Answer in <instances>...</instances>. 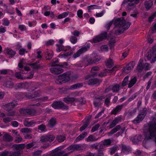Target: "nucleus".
I'll use <instances>...</instances> for the list:
<instances>
[{"mask_svg":"<svg viewBox=\"0 0 156 156\" xmlns=\"http://www.w3.org/2000/svg\"><path fill=\"white\" fill-rule=\"evenodd\" d=\"M14 85L13 83L10 81L6 82L4 84V86L7 87L9 88H12Z\"/></svg>","mask_w":156,"mask_h":156,"instance_id":"473e14b6","label":"nucleus"},{"mask_svg":"<svg viewBox=\"0 0 156 156\" xmlns=\"http://www.w3.org/2000/svg\"><path fill=\"white\" fill-rule=\"evenodd\" d=\"M25 145L24 144H16L13 145L14 148L18 150L19 149H22L24 148Z\"/></svg>","mask_w":156,"mask_h":156,"instance_id":"72a5a7b5","label":"nucleus"},{"mask_svg":"<svg viewBox=\"0 0 156 156\" xmlns=\"http://www.w3.org/2000/svg\"><path fill=\"white\" fill-rule=\"evenodd\" d=\"M69 38L70 41L73 44H76L77 41V38L75 36H71Z\"/></svg>","mask_w":156,"mask_h":156,"instance_id":"f704fd0d","label":"nucleus"},{"mask_svg":"<svg viewBox=\"0 0 156 156\" xmlns=\"http://www.w3.org/2000/svg\"><path fill=\"white\" fill-rule=\"evenodd\" d=\"M56 119L53 118H52L48 122V126L50 127H53L56 123Z\"/></svg>","mask_w":156,"mask_h":156,"instance_id":"393cba45","label":"nucleus"},{"mask_svg":"<svg viewBox=\"0 0 156 156\" xmlns=\"http://www.w3.org/2000/svg\"><path fill=\"white\" fill-rule=\"evenodd\" d=\"M57 139L59 142H63L66 139L65 137L63 136H58Z\"/></svg>","mask_w":156,"mask_h":156,"instance_id":"603ef678","label":"nucleus"},{"mask_svg":"<svg viewBox=\"0 0 156 156\" xmlns=\"http://www.w3.org/2000/svg\"><path fill=\"white\" fill-rule=\"evenodd\" d=\"M135 65V63L134 62L132 61L129 63L127 66L129 68V70H131L133 69Z\"/></svg>","mask_w":156,"mask_h":156,"instance_id":"37998d69","label":"nucleus"},{"mask_svg":"<svg viewBox=\"0 0 156 156\" xmlns=\"http://www.w3.org/2000/svg\"><path fill=\"white\" fill-rule=\"evenodd\" d=\"M122 117L121 116H117L114 119L116 123L117 124L119 122H121L122 120Z\"/></svg>","mask_w":156,"mask_h":156,"instance_id":"bf43d9fd","label":"nucleus"},{"mask_svg":"<svg viewBox=\"0 0 156 156\" xmlns=\"http://www.w3.org/2000/svg\"><path fill=\"white\" fill-rule=\"evenodd\" d=\"M123 105H118L114 108L112 111L111 113L112 114L116 115L119 112H120L123 107Z\"/></svg>","mask_w":156,"mask_h":156,"instance_id":"aec40b11","label":"nucleus"},{"mask_svg":"<svg viewBox=\"0 0 156 156\" xmlns=\"http://www.w3.org/2000/svg\"><path fill=\"white\" fill-rule=\"evenodd\" d=\"M64 151H61L57 148L54 150L51 153V156H68L70 153L65 154Z\"/></svg>","mask_w":156,"mask_h":156,"instance_id":"6e6552de","label":"nucleus"},{"mask_svg":"<svg viewBox=\"0 0 156 156\" xmlns=\"http://www.w3.org/2000/svg\"><path fill=\"white\" fill-rule=\"evenodd\" d=\"M46 127L45 125L41 124L39 126L38 129L42 132H44L46 131Z\"/></svg>","mask_w":156,"mask_h":156,"instance_id":"c03bdc74","label":"nucleus"},{"mask_svg":"<svg viewBox=\"0 0 156 156\" xmlns=\"http://www.w3.org/2000/svg\"><path fill=\"white\" fill-rule=\"evenodd\" d=\"M107 36V33L105 32L102 34L101 35L98 36L93 38V39L94 43H96L102 41L104 39H105Z\"/></svg>","mask_w":156,"mask_h":156,"instance_id":"f8f14e48","label":"nucleus"},{"mask_svg":"<svg viewBox=\"0 0 156 156\" xmlns=\"http://www.w3.org/2000/svg\"><path fill=\"white\" fill-rule=\"evenodd\" d=\"M105 98V97L103 96L100 97L98 98H95L94 101V104L95 107L97 106L99 104L100 102V101Z\"/></svg>","mask_w":156,"mask_h":156,"instance_id":"c85d7f7f","label":"nucleus"},{"mask_svg":"<svg viewBox=\"0 0 156 156\" xmlns=\"http://www.w3.org/2000/svg\"><path fill=\"white\" fill-rule=\"evenodd\" d=\"M71 34L75 36V37H78L79 35L80 34V32L76 30L74 31L71 32Z\"/></svg>","mask_w":156,"mask_h":156,"instance_id":"338daca9","label":"nucleus"},{"mask_svg":"<svg viewBox=\"0 0 156 156\" xmlns=\"http://www.w3.org/2000/svg\"><path fill=\"white\" fill-rule=\"evenodd\" d=\"M101 58L99 56L92 55L84 59V61L87 62L88 64H93L99 61Z\"/></svg>","mask_w":156,"mask_h":156,"instance_id":"39448f33","label":"nucleus"},{"mask_svg":"<svg viewBox=\"0 0 156 156\" xmlns=\"http://www.w3.org/2000/svg\"><path fill=\"white\" fill-rule=\"evenodd\" d=\"M119 90V85L116 84L114 85L113 87L112 90L114 92H118Z\"/></svg>","mask_w":156,"mask_h":156,"instance_id":"79ce46f5","label":"nucleus"},{"mask_svg":"<svg viewBox=\"0 0 156 156\" xmlns=\"http://www.w3.org/2000/svg\"><path fill=\"white\" fill-rule=\"evenodd\" d=\"M6 52L8 55L10 57H12L16 54V52L10 48H6Z\"/></svg>","mask_w":156,"mask_h":156,"instance_id":"cd10ccee","label":"nucleus"},{"mask_svg":"<svg viewBox=\"0 0 156 156\" xmlns=\"http://www.w3.org/2000/svg\"><path fill=\"white\" fill-rule=\"evenodd\" d=\"M101 51L105 52L107 51L108 50V47L106 45H103L101 46Z\"/></svg>","mask_w":156,"mask_h":156,"instance_id":"3c124183","label":"nucleus"},{"mask_svg":"<svg viewBox=\"0 0 156 156\" xmlns=\"http://www.w3.org/2000/svg\"><path fill=\"white\" fill-rule=\"evenodd\" d=\"M2 21V24L5 26H8L10 23L9 20L7 19H4Z\"/></svg>","mask_w":156,"mask_h":156,"instance_id":"49530a36","label":"nucleus"},{"mask_svg":"<svg viewBox=\"0 0 156 156\" xmlns=\"http://www.w3.org/2000/svg\"><path fill=\"white\" fill-rule=\"evenodd\" d=\"M55 136L52 135H44L41 136L40 138V142L43 144L47 142L52 141L55 139Z\"/></svg>","mask_w":156,"mask_h":156,"instance_id":"423d86ee","label":"nucleus"},{"mask_svg":"<svg viewBox=\"0 0 156 156\" xmlns=\"http://www.w3.org/2000/svg\"><path fill=\"white\" fill-rule=\"evenodd\" d=\"M119 149L118 147L117 146H115L113 147L110 148V153L112 155L114 154L115 152V151Z\"/></svg>","mask_w":156,"mask_h":156,"instance_id":"58836bf2","label":"nucleus"},{"mask_svg":"<svg viewBox=\"0 0 156 156\" xmlns=\"http://www.w3.org/2000/svg\"><path fill=\"white\" fill-rule=\"evenodd\" d=\"M153 4V2L150 0L145 2V6L147 10H148L151 7Z\"/></svg>","mask_w":156,"mask_h":156,"instance_id":"a878e982","label":"nucleus"},{"mask_svg":"<svg viewBox=\"0 0 156 156\" xmlns=\"http://www.w3.org/2000/svg\"><path fill=\"white\" fill-rule=\"evenodd\" d=\"M89 48V47L88 46H86L82 47L79 50L76 52L73 55V57L76 58L78 57L81 54L87 51Z\"/></svg>","mask_w":156,"mask_h":156,"instance_id":"9d476101","label":"nucleus"},{"mask_svg":"<svg viewBox=\"0 0 156 156\" xmlns=\"http://www.w3.org/2000/svg\"><path fill=\"white\" fill-rule=\"evenodd\" d=\"M87 82L89 85H93L96 84H99L100 81L97 79H93L87 80Z\"/></svg>","mask_w":156,"mask_h":156,"instance_id":"412c9836","label":"nucleus"},{"mask_svg":"<svg viewBox=\"0 0 156 156\" xmlns=\"http://www.w3.org/2000/svg\"><path fill=\"white\" fill-rule=\"evenodd\" d=\"M105 63L106 65L109 68L111 67L113 64V61L111 59L107 60Z\"/></svg>","mask_w":156,"mask_h":156,"instance_id":"e433bc0d","label":"nucleus"},{"mask_svg":"<svg viewBox=\"0 0 156 156\" xmlns=\"http://www.w3.org/2000/svg\"><path fill=\"white\" fill-rule=\"evenodd\" d=\"M133 1L136 4L139 2L140 0H124L122 5L123 6L126 5L127 7V9L130 10L133 7L134 3L133 2Z\"/></svg>","mask_w":156,"mask_h":156,"instance_id":"0eeeda50","label":"nucleus"},{"mask_svg":"<svg viewBox=\"0 0 156 156\" xmlns=\"http://www.w3.org/2000/svg\"><path fill=\"white\" fill-rule=\"evenodd\" d=\"M12 120V119L11 117H9L4 118L3 119L4 122L5 123H7L11 122Z\"/></svg>","mask_w":156,"mask_h":156,"instance_id":"6e6d98bb","label":"nucleus"},{"mask_svg":"<svg viewBox=\"0 0 156 156\" xmlns=\"http://www.w3.org/2000/svg\"><path fill=\"white\" fill-rule=\"evenodd\" d=\"M56 46H57L56 51L58 52H59L61 51H69L67 53L60 54L59 55V57L60 58H62L64 57L68 56L70 55L73 52L71 50V48L70 47H64L63 45L61 44H56Z\"/></svg>","mask_w":156,"mask_h":156,"instance_id":"7ed1b4c3","label":"nucleus"},{"mask_svg":"<svg viewBox=\"0 0 156 156\" xmlns=\"http://www.w3.org/2000/svg\"><path fill=\"white\" fill-rule=\"evenodd\" d=\"M24 126L27 127H33L36 124L40 123L39 121L35 122L34 120H31L30 121L27 120H25L23 122Z\"/></svg>","mask_w":156,"mask_h":156,"instance_id":"dca6fc26","label":"nucleus"},{"mask_svg":"<svg viewBox=\"0 0 156 156\" xmlns=\"http://www.w3.org/2000/svg\"><path fill=\"white\" fill-rule=\"evenodd\" d=\"M110 96H109L106 98L105 101V103L106 106H108L110 103Z\"/></svg>","mask_w":156,"mask_h":156,"instance_id":"8fccbe9b","label":"nucleus"},{"mask_svg":"<svg viewBox=\"0 0 156 156\" xmlns=\"http://www.w3.org/2000/svg\"><path fill=\"white\" fill-rule=\"evenodd\" d=\"M22 138L20 136H16V137L15 141L17 143H19L21 142L22 140Z\"/></svg>","mask_w":156,"mask_h":156,"instance_id":"13d9d810","label":"nucleus"},{"mask_svg":"<svg viewBox=\"0 0 156 156\" xmlns=\"http://www.w3.org/2000/svg\"><path fill=\"white\" fill-rule=\"evenodd\" d=\"M150 65L147 63H146L144 64H143V67L144 69L145 70H148L151 68Z\"/></svg>","mask_w":156,"mask_h":156,"instance_id":"de8ad7c7","label":"nucleus"},{"mask_svg":"<svg viewBox=\"0 0 156 156\" xmlns=\"http://www.w3.org/2000/svg\"><path fill=\"white\" fill-rule=\"evenodd\" d=\"M41 94L40 92L38 91H35L32 92V94L29 93H26L25 96L28 99H32L37 97H39L40 96Z\"/></svg>","mask_w":156,"mask_h":156,"instance_id":"4468645a","label":"nucleus"},{"mask_svg":"<svg viewBox=\"0 0 156 156\" xmlns=\"http://www.w3.org/2000/svg\"><path fill=\"white\" fill-rule=\"evenodd\" d=\"M115 41L114 38L111 39L109 40V44L111 48L113 47L114 45Z\"/></svg>","mask_w":156,"mask_h":156,"instance_id":"774afa93","label":"nucleus"},{"mask_svg":"<svg viewBox=\"0 0 156 156\" xmlns=\"http://www.w3.org/2000/svg\"><path fill=\"white\" fill-rule=\"evenodd\" d=\"M15 76L17 79L24 80L25 79V77L22 76L20 73H16L15 74Z\"/></svg>","mask_w":156,"mask_h":156,"instance_id":"09e8293b","label":"nucleus"},{"mask_svg":"<svg viewBox=\"0 0 156 156\" xmlns=\"http://www.w3.org/2000/svg\"><path fill=\"white\" fill-rule=\"evenodd\" d=\"M27 51L26 50V49L24 48H22L20 49L19 50V54L20 55H23L24 54L26 53H27Z\"/></svg>","mask_w":156,"mask_h":156,"instance_id":"4d7b16f0","label":"nucleus"},{"mask_svg":"<svg viewBox=\"0 0 156 156\" xmlns=\"http://www.w3.org/2000/svg\"><path fill=\"white\" fill-rule=\"evenodd\" d=\"M87 134V133H84L80 135L75 140V142H76L80 140H82Z\"/></svg>","mask_w":156,"mask_h":156,"instance_id":"c756f323","label":"nucleus"},{"mask_svg":"<svg viewBox=\"0 0 156 156\" xmlns=\"http://www.w3.org/2000/svg\"><path fill=\"white\" fill-rule=\"evenodd\" d=\"M99 68L98 66H94L91 69V72L94 73L93 75H95L96 74L94 72V71L98 70Z\"/></svg>","mask_w":156,"mask_h":156,"instance_id":"0e129e2a","label":"nucleus"},{"mask_svg":"<svg viewBox=\"0 0 156 156\" xmlns=\"http://www.w3.org/2000/svg\"><path fill=\"white\" fill-rule=\"evenodd\" d=\"M77 15L81 19L83 18V12L81 10H79L77 11Z\"/></svg>","mask_w":156,"mask_h":156,"instance_id":"052dcab7","label":"nucleus"},{"mask_svg":"<svg viewBox=\"0 0 156 156\" xmlns=\"http://www.w3.org/2000/svg\"><path fill=\"white\" fill-rule=\"evenodd\" d=\"M156 16V12H155L149 17L148 21L150 22H152L153 20L154 19Z\"/></svg>","mask_w":156,"mask_h":156,"instance_id":"5fc2aeb1","label":"nucleus"},{"mask_svg":"<svg viewBox=\"0 0 156 156\" xmlns=\"http://www.w3.org/2000/svg\"><path fill=\"white\" fill-rule=\"evenodd\" d=\"M100 126V125L99 124H97L94 126H93L91 129V131L92 132H93L98 129Z\"/></svg>","mask_w":156,"mask_h":156,"instance_id":"e2e57ef3","label":"nucleus"},{"mask_svg":"<svg viewBox=\"0 0 156 156\" xmlns=\"http://www.w3.org/2000/svg\"><path fill=\"white\" fill-rule=\"evenodd\" d=\"M128 79L129 77L128 76H126L124 79L122 83V85L123 86H125L127 84Z\"/></svg>","mask_w":156,"mask_h":156,"instance_id":"864d4df0","label":"nucleus"},{"mask_svg":"<svg viewBox=\"0 0 156 156\" xmlns=\"http://www.w3.org/2000/svg\"><path fill=\"white\" fill-rule=\"evenodd\" d=\"M50 71L51 73L58 74L61 73L63 72V70L60 66H57L54 67L50 69Z\"/></svg>","mask_w":156,"mask_h":156,"instance_id":"ddd939ff","label":"nucleus"},{"mask_svg":"<svg viewBox=\"0 0 156 156\" xmlns=\"http://www.w3.org/2000/svg\"><path fill=\"white\" fill-rule=\"evenodd\" d=\"M146 58L149 60H150L151 63L156 61V54L152 52H149L146 56Z\"/></svg>","mask_w":156,"mask_h":156,"instance_id":"f3484780","label":"nucleus"},{"mask_svg":"<svg viewBox=\"0 0 156 156\" xmlns=\"http://www.w3.org/2000/svg\"><path fill=\"white\" fill-rule=\"evenodd\" d=\"M111 143L112 141L110 139H105L101 141V144L100 145V148H102L104 147H108L111 145Z\"/></svg>","mask_w":156,"mask_h":156,"instance_id":"a211bd4d","label":"nucleus"},{"mask_svg":"<svg viewBox=\"0 0 156 156\" xmlns=\"http://www.w3.org/2000/svg\"><path fill=\"white\" fill-rule=\"evenodd\" d=\"M117 70V67H113L111 69H105L103 71V72H101L99 74V76L101 77H102L104 76H106L109 73H114V71Z\"/></svg>","mask_w":156,"mask_h":156,"instance_id":"2eb2a0df","label":"nucleus"},{"mask_svg":"<svg viewBox=\"0 0 156 156\" xmlns=\"http://www.w3.org/2000/svg\"><path fill=\"white\" fill-rule=\"evenodd\" d=\"M83 86L82 83H78L71 86L70 89L71 90H74L81 87Z\"/></svg>","mask_w":156,"mask_h":156,"instance_id":"7c9ffc66","label":"nucleus"},{"mask_svg":"<svg viewBox=\"0 0 156 156\" xmlns=\"http://www.w3.org/2000/svg\"><path fill=\"white\" fill-rule=\"evenodd\" d=\"M3 139L6 141H11L13 140V138L8 133H6L3 136Z\"/></svg>","mask_w":156,"mask_h":156,"instance_id":"bb28decb","label":"nucleus"},{"mask_svg":"<svg viewBox=\"0 0 156 156\" xmlns=\"http://www.w3.org/2000/svg\"><path fill=\"white\" fill-rule=\"evenodd\" d=\"M28 26L30 27L32 26H35L36 24V22L35 21L32 22L28 21Z\"/></svg>","mask_w":156,"mask_h":156,"instance_id":"680f3d73","label":"nucleus"},{"mask_svg":"<svg viewBox=\"0 0 156 156\" xmlns=\"http://www.w3.org/2000/svg\"><path fill=\"white\" fill-rule=\"evenodd\" d=\"M146 129H148L147 132L145 133V139L143 142L145 144L147 140L153 139L156 143V113L153 117L152 121L148 124V126Z\"/></svg>","mask_w":156,"mask_h":156,"instance_id":"f03ea898","label":"nucleus"},{"mask_svg":"<svg viewBox=\"0 0 156 156\" xmlns=\"http://www.w3.org/2000/svg\"><path fill=\"white\" fill-rule=\"evenodd\" d=\"M122 151L125 154H127L131 152V149L129 146L122 145Z\"/></svg>","mask_w":156,"mask_h":156,"instance_id":"b1692460","label":"nucleus"},{"mask_svg":"<svg viewBox=\"0 0 156 156\" xmlns=\"http://www.w3.org/2000/svg\"><path fill=\"white\" fill-rule=\"evenodd\" d=\"M88 120L86 121V122H84V125L80 128V131H82L84 130L88 126Z\"/></svg>","mask_w":156,"mask_h":156,"instance_id":"ea45409f","label":"nucleus"},{"mask_svg":"<svg viewBox=\"0 0 156 156\" xmlns=\"http://www.w3.org/2000/svg\"><path fill=\"white\" fill-rule=\"evenodd\" d=\"M17 105V103L15 101L9 103L5 105V109L8 110H10L13 108L15 106Z\"/></svg>","mask_w":156,"mask_h":156,"instance_id":"5701e85b","label":"nucleus"},{"mask_svg":"<svg viewBox=\"0 0 156 156\" xmlns=\"http://www.w3.org/2000/svg\"><path fill=\"white\" fill-rule=\"evenodd\" d=\"M136 81V77H132L131 78V80L128 84L129 87H131L133 86Z\"/></svg>","mask_w":156,"mask_h":156,"instance_id":"2f4dec72","label":"nucleus"},{"mask_svg":"<svg viewBox=\"0 0 156 156\" xmlns=\"http://www.w3.org/2000/svg\"><path fill=\"white\" fill-rule=\"evenodd\" d=\"M70 73L68 72L58 76L56 80V83L60 84L62 82H65L69 81L70 80Z\"/></svg>","mask_w":156,"mask_h":156,"instance_id":"20e7f679","label":"nucleus"},{"mask_svg":"<svg viewBox=\"0 0 156 156\" xmlns=\"http://www.w3.org/2000/svg\"><path fill=\"white\" fill-rule=\"evenodd\" d=\"M98 139H96L95 137L92 135L89 136L87 139L86 140L88 142H91L96 141Z\"/></svg>","mask_w":156,"mask_h":156,"instance_id":"c9c22d12","label":"nucleus"},{"mask_svg":"<svg viewBox=\"0 0 156 156\" xmlns=\"http://www.w3.org/2000/svg\"><path fill=\"white\" fill-rule=\"evenodd\" d=\"M69 14V12H64L58 16V19H62L67 16Z\"/></svg>","mask_w":156,"mask_h":156,"instance_id":"a19ab883","label":"nucleus"},{"mask_svg":"<svg viewBox=\"0 0 156 156\" xmlns=\"http://www.w3.org/2000/svg\"><path fill=\"white\" fill-rule=\"evenodd\" d=\"M51 106L53 108L55 109H60L64 106L66 109L68 108V107L64 105L63 103L61 101H55L53 102Z\"/></svg>","mask_w":156,"mask_h":156,"instance_id":"9b49d317","label":"nucleus"},{"mask_svg":"<svg viewBox=\"0 0 156 156\" xmlns=\"http://www.w3.org/2000/svg\"><path fill=\"white\" fill-rule=\"evenodd\" d=\"M64 101L66 103H70L74 102H77L79 101L78 99L68 97L64 99Z\"/></svg>","mask_w":156,"mask_h":156,"instance_id":"4be33fe9","label":"nucleus"},{"mask_svg":"<svg viewBox=\"0 0 156 156\" xmlns=\"http://www.w3.org/2000/svg\"><path fill=\"white\" fill-rule=\"evenodd\" d=\"M20 132L22 133H29L32 132L31 129L30 128H23L21 129Z\"/></svg>","mask_w":156,"mask_h":156,"instance_id":"4c0bfd02","label":"nucleus"},{"mask_svg":"<svg viewBox=\"0 0 156 156\" xmlns=\"http://www.w3.org/2000/svg\"><path fill=\"white\" fill-rule=\"evenodd\" d=\"M46 55H47L48 58L47 59H50L52 58L53 56V52L52 51H48L46 53Z\"/></svg>","mask_w":156,"mask_h":156,"instance_id":"69168bd1","label":"nucleus"},{"mask_svg":"<svg viewBox=\"0 0 156 156\" xmlns=\"http://www.w3.org/2000/svg\"><path fill=\"white\" fill-rule=\"evenodd\" d=\"M21 154V151H17L13 152L9 155L10 156H18Z\"/></svg>","mask_w":156,"mask_h":156,"instance_id":"a18cd8bd","label":"nucleus"},{"mask_svg":"<svg viewBox=\"0 0 156 156\" xmlns=\"http://www.w3.org/2000/svg\"><path fill=\"white\" fill-rule=\"evenodd\" d=\"M113 22L115 27L121 28L120 29H119L115 31V33L117 34H120L123 31L126 30L129 27L131 24L130 23L126 22L124 19L118 18L114 19L113 20L108 22L105 26V28L108 30Z\"/></svg>","mask_w":156,"mask_h":156,"instance_id":"f257e3e1","label":"nucleus"},{"mask_svg":"<svg viewBox=\"0 0 156 156\" xmlns=\"http://www.w3.org/2000/svg\"><path fill=\"white\" fill-rule=\"evenodd\" d=\"M146 108L144 109L143 112L138 115L137 117L133 120V122L134 123H139L142 120L146 114Z\"/></svg>","mask_w":156,"mask_h":156,"instance_id":"1a4fd4ad","label":"nucleus"},{"mask_svg":"<svg viewBox=\"0 0 156 156\" xmlns=\"http://www.w3.org/2000/svg\"><path fill=\"white\" fill-rule=\"evenodd\" d=\"M144 69L143 60L140 59L137 65L136 70L138 73H141Z\"/></svg>","mask_w":156,"mask_h":156,"instance_id":"6ab92c4d","label":"nucleus"}]
</instances>
